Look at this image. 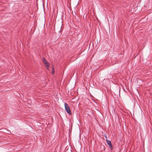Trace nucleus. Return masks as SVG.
<instances>
[{"label": "nucleus", "instance_id": "nucleus-3", "mask_svg": "<svg viewBox=\"0 0 152 152\" xmlns=\"http://www.w3.org/2000/svg\"><path fill=\"white\" fill-rule=\"evenodd\" d=\"M106 142L109 146L111 148H112V146L111 144V142L110 141L108 140H107Z\"/></svg>", "mask_w": 152, "mask_h": 152}, {"label": "nucleus", "instance_id": "nucleus-2", "mask_svg": "<svg viewBox=\"0 0 152 152\" xmlns=\"http://www.w3.org/2000/svg\"><path fill=\"white\" fill-rule=\"evenodd\" d=\"M42 61L44 65L46 66V68L48 69H49L48 66H49V63L46 60L45 58H43Z\"/></svg>", "mask_w": 152, "mask_h": 152}, {"label": "nucleus", "instance_id": "nucleus-1", "mask_svg": "<svg viewBox=\"0 0 152 152\" xmlns=\"http://www.w3.org/2000/svg\"><path fill=\"white\" fill-rule=\"evenodd\" d=\"M64 105L65 106V110L69 114L71 115L72 114V113L69 105L65 103H64Z\"/></svg>", "mask_w": 152, "mask_h": 152}, {"label": "nucleus", "instance_id": "nucleus-4", "mask_svg": "<svg viewBox=\"0 0 152 152\" xmlns=\"http://www.w3.org/2000/svg\"><path fill=\"white\" fill-rule=\"evenodd\" d=\"M53 72H52V74H53L54 73V68L53 67Z\"/></svg>", "mask_w": 152, "mask_h": 152}]
</instances>
